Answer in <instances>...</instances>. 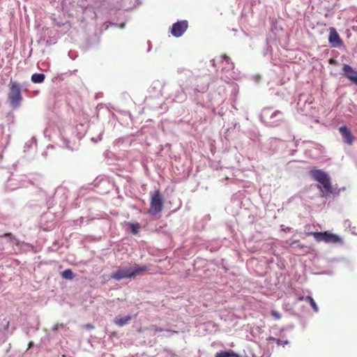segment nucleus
I'll list each match as a JSON object with an SVG mask.
<instances>
[{
	"label": "nucleus",
	"mask_w": 357,
	"mask_h": 357,
	"mask_svg": "<svg viewBox=\"0 0 357 357\" xmlns=\"http://www.w3.org/2000/svg\"><path fill=\"white\" fill-rule=\"evenodd\" d=\"M305 301L308 302L310 303V305L312 306V309L315 312H317L319 311V307L315 301H314V299L312 298V297L310 296H305Z\"/></svg>",
	"instance_id": "14"
},
{
	"label": "nucleus",
	"mask_w": 357,
	"mask_h": 357,
	"mask_svg": "<svg viewBox=\"0 0 357 357\" xmlns=\"http://www.w3.org/2000/svg\"><path fill=\"white\" fill-rule=\"evenodd\" d=\"M330 63L331 64H334L336 63V61L333 59H331L330 61H329Z\"/></svg>",
	"instance_id": "24"
},
{
	"label": "nucleus",
	"mask_w": 357,
	"mask_h": 357,
	"mask_svg": "<svg viewBox=\"0 0 357 357\" xmlns=\"http://www.w3.org/2000/svg\"><path fill=\"white\" fill-rule=\"evenodd\" d=\"M271 315L275 318V319H276V320H279V319H281V317H282L281 314H280L279 312H278V311H276V310H271Z\"/></svg>",
	"instance_id": "18"
},
{
	"label": "nucleus",
	"mask_w": 357,
	"mask_h": 357,
	"mask_svg": "<svg viewBox=\"0 0 357 357\" xmlns=\"http://www.w3.org/2000/svg\"><path fill=\"white\" fill-rule=\"evenodd\" d=\"M131 227H132V233L137 234L138 231V227L134 224H131Z\"/></svg>",
	"instance_id": "19"
},
{
	"label": "nucleus",
	"mask_w": 357,
	"mask_h": 357,
	"mask_svg": "<svg viewBox=\"0 0 357 357\" xmlns=\"http://www.w3.org/2000/svg\"><path fill=\"white\" fill-rule=\"evenodd\" d=\"M9 326H10V321L7 320L6 323V325H5V327H4V330H8V328H9Z\"/></svg>",
	"instance_id": "21"
},
{
	"label": "nucleus",
	"mask_w": 357,
	"mask_h": 357,
	"mask_svg": "<svg viewBox=\"0 0 357 357\" xmlns=\"http://www.w3.org/2000/svg\"><path fill=\"white\" fill-rule=\"evenodd\" d=\"M222 57H223V59H225V60H226V59H229V56H227V55H225H225H223V56H222Z\"/></svg>",
	"instance_id": "25"
},
{
	"label": "nucleus",
	"mask_w": 357,
	"mask_h": 357,
	"mask_svg": "<svg viewBox=\"0 0 357 357\" xmlns=\"http://www.w3.org/2000/svg\"><path fill=\"white\" fill-rule=\"evenodd\" d=\"M3 236H11V233H6Z\"/></svg>",
	"instance_id": "26"
},
{
	"label": "nucleus",
	"mask_w": 357,
	"mask_h": 357,
	"mask_svg": "<svg viewBox=\"0 0 357 357\" xmlns=\"http://www.w3.org/2000/svg\"><path fill=\"white\" fill-rule=\"evenodd\" d=\"M148 328L150 329V330L154 331L155 332H162L163 331H167V332H172L174 333H178V331H172V330H170V329H163L162 328L158 327L155 325H152V326H151Z\"/></svg>",
	"instance_id": "16"
},
{
	"label": "nucleus",
	"mask_w": 357,
	"mask_h": 357,
	"mask_svg": "<svg viewBox=\"0 0 357 357\" xmlns=\"http://www.w3.org/2000/svg\"><path fill=\"white\" fill-rule=\"evenodd\" d=\"M130 277L134 278L138 275H141L144 272L150 270L149 267L145 265L139 266L135 264L134 266L130 268Z\"/></svg>",
	"instance_id": "10"
},
{
	"label": "nucleus",
	"mask_w": 357,
	"mask_h": 357,
	"mask_svg": "<svg viewBox=\"0 0 357 357\" xmlns=\"http://www.w3.org/2000/svg\"><path fill=\"white\" fill-rule=\"evenodd\" d=\"M343 75L354 84L357 85V70L348 64L342 66Z\"/></svg>",
	"instance_id": "6"
},
{
	"label": "nucleus",
	"mask_w": 357,
	"mask_h": 357,
	"mask_svg": "<svg viewBox=\"0 0 357 357\" xmlns=\"http://www.w3.org/2000/svg\"><path fill=\"white\" fill-rule=\"evenodd\" d=\"M268 340L274 341L278 345H282V344L284 345V344H287L288 343V341H282V340H280L279 339H276V338L273 337H269Z\"/></svg>",
	"instance_id": "17"
},
{
	"label": "nucleus",
	"mask_w": 357,
	"mask_h": 357,
	"mask_svg": "<svg viewBox=\"0 0 357 357\" xmlns=\"http://www.w3.org/2000/svg\"><path fill=\"white\" fill-rule=\"evenodd\" d=\"M163 208V198L159 190L151 193L150 208L149 213L155 215L162 211Z\"/></svg>",
	"instance_id": "4"
},
{
	"label": "nucleus",
	"mask_w": 357,
	"mask_h": 357,
	"mask_svg": "<svg viewBox=\"0 0 357 357\" xmlns=\"http://www.w3.org/2000/svg\"><path fill=\"white\" fill-rule=\"evenodd\" d=\"M22 99L20 85L15 81H10L8 93V100L10 105L15 107H18Z\"/></svg>",
	"instance_id": "3"
},
{
	"label": "nucleus",
	"mask_w": 357,
	"mask_h": 357,
	"mask_svg": "<svg viewBox=\"0 0 357 357\" xmlns=\"http://www.w3.org/2000/svg\"><path fill=\"white\" fill-rule=\"evenodd\" d=\"M188 27V23L187 20L178 21L172 24L170 32L173 36L178 38L185 33Z\"/></svg>",
	"instance_id": "5"
},
{
	"label": "nucleus",
	"mask_w": 357,
	"mask_h": 357,
	"mask_svg": "<svg viewBox=\"0 0 357 357\" xmlns=\"http://www.w3.org/2000/svg\"><path fill=\"white\" fill-rule=\"evenodd\" d=\"M312 178L321 184L323 190H321L325 195L332 193V185L329 176L321 169H314L310 172Z\"/></svg>",
	"instance_id": "1"
},
{
	"label": "nucleus",
	"mask_w": 357,
	"mask_h": 357,
	"mask_svg": "<svg viewBox=\"0 0 357 357\" xmlns=\"http://www.w3.org/2000/svg\"><path fill=\"white\" fill-rule=\"evenodd\" d=\"M85 327H86V328H88V329H93V328H94V326H93L92 324H86V325L85 326Z\"/></svg>",
	"instance_id": "22"
},
{
	"label": "nucleus",
	"mask_w": 357,
	"mask_h": 357,
	"mask_svg": "<svg viewBox=\"0 0 357 357\" xmlns=\"http://www.w3.org/2000/svg\"><path fill=\"white\" fill-rule=\"evenodd\" d=\"M280 112L279 110H276V111H275V112L272 114L271 117L275 116L276 115H278V114H280Z\"/></svg>",
	"instance_id": "23"
},
{
	"label": "nucleus",
	"mask_w": 357,
	"mask_h": 357,
	"mask_svg": "<svg viewBox=\"0 0 357 357\" xmlns=\"http://www.w3.org/2000/svg\"><path fill=\"white\" fill-rule=\"evenodd\" d=\"M299 301H305V297L304 296H301L298 298Z\"/></svg>",
	"instance_id": "27"
},
{
	"label": "nucleus",
	"mask_w": 357,
	"mask_h": 357,
	"mask_svg": "<svg viewBox=\"0 0 357 357\" xmlns=\"http://www.w3.org/2000/svg\"><path fill=\"white\" fill-rule=\"evenodd\" d=\"M63 324H56L54 326L53 330H54V331H56V330H57V329L59 328V327H63Z\"/></svg>",
	"instance_id": "20"
},
{
	"label": "nucleus",
	"mask_w": 357,
	"mask_h": 357,
	"mask_svg": "<svg viewBox=\"0 0 357 357\" xmlns=\"http://www.w3.org/2000/svg\"><path fill=\"white\" fill-rule=\"evenodd\" d=\"M132 319V317L130 315L126 316L124 317H115L114 322L118 326L122 327L124 325L127 324Z\"/></svg>",
	"instance_id": "11"
},
{
	"label": "nucleus",
	"mask_w": 357,
	"mask_h": 357,
	"mask_svg": "<svg viewBox=\"0 0 357 357\" xmlns=\"http://www.w3.org/2000/svg\"><path fill=\"white\" fill-rule=\"evenodd\" d=\"M339 131L342 137L343 142L349 145L353 144L354 137L350 130L347 126H342L339 128Z\"/></svg>",
	"instance_id": "7"
},
{
	"label": "nucleus",
	"mask_w": 357,
	"mask_h": 357,
	"mask_svg": "<svg viewBox=\"0 0 357 357\" xmlns=\"http://www.w3.org/2000/svg\"><path fill=\"white\" fill-rule=\"evenodd\" d=\"M309 236H312L317 242L324 241L326 243H335L342 244V239L336 234H332L328 231H312L307 234Z\"/></svg>",
	"instance_id": "2"
},
{
	"label": "nucleus",
	"mask_w": 357,
	"mask_h": 357,
	"mask_svg": "<svg viewBox=\"0 0 357 357\" xmlns=\"http://www.w3.org/2000/svg\"><path fill=\"white\" fill-rule=\"evenodd\" d=\"M328 40L332 44L333 47H337L342 43L339 34L333 27L330 28Z\"/></svg>",
	"instance_id": "9"
},
{
	"label": "nucleus",
	"mask_w": 357,
	"mask_h": 357,
	"mask_svg": "<svg viewBox=\"0 0 357 357\" xmlns=\"http://www.w3.org/2000/svg\"><path fill=\"white\" fill-rule=\"evenodd\" d=\"M215 357H240L233 351H221L215 354Z\"/></svg>",
	"instance_id": "12"
},
{
	"label": "nucleus",
	"mask_w": 357,
	"mask_h": 357,
	"mask_svg": "<svg viewBox=\"0 0 357 357\" xmlns=\"http://www.w3.org/2000/svg\"><path fill=\"white\" fill-rule=\"evenodd\" d=\"M130 268H119L111 275V278L120 280L125 278H131Z\"/></svg>",
	"instance_id": "8"
},
{
	"label": "nucleus",
	"mask_w": 357,
	"mask_h": 357,
	"mask_svg": "<svg viewBox=\"0 0 357 357\" xmlns=\"http://www.w3.org/2000/svg\"><path fill=\"white\" fill-rule=\"evenodd\" d=\"M45 76L43 73H34L31 75V82L33 83H42L44 82Z\"/></svg>",
	"instance_id": "13"
},
{
	"label": "nucleus",
	"mask_w": 357,
	"mask_h": 357,
	"mask_svg": "<svg viewBox=\"0 0 357 357\" xmlns=\"http://www.w3.org/2000/svg\"><path fill=\"white\" fill-rule=\"evenodd\" d=\"M61 276L63 278L67 279V280H72L74 278L73 273L71 269L68 268L63 271L61 273Z\"/></svg>",
	"instance_id": "15"
}]
</instances>
